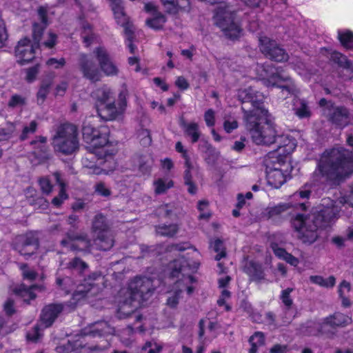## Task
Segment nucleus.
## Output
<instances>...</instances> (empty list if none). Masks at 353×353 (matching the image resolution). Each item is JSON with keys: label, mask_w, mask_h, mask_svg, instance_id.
I'll return each mask as SVG.
<instances>
[{"label": "nucleus", "mask_w": 353, "mask_h": 353, "mask_svg": "<svg viewBox=\"0 0 353 353\" xmlns=\"http://www.w3.org/2000/svg\"><path fill=\"white\" fill-rule=\"evenodd\" d=\"M237 97L242 103L250 102L252 109L244 112V122L252 141L256 145H269L277 144V150L273 152L279 154H290L296 148V142L288 135H278L272 116L263 107L264 96L254 90L251 85L241 88Z\"/></svg>", "instance_id": "nucleus-1"}, {"label": "nucleus", "mask_w": 353, "mask_h": 353, "mask_svg": "<svg viewBox=\"0 0 353 353\" xmlns=\"http://www.w3.org/2000/svg\"><path fill=\"white\" fill-rule=\"evenodd\" d=\"M83 138L87 144L88 150L98 157L97 165L86 164L88 159L83 160L85 167L89 169L90 174H108L116 168V162L112 157L114 149L108 140L109 129L101 125L96 128L90 123L85 124L82 130Z\"/></svg>", "instance_id": "nucleus-2"}, {"label": "nucleus", "mask_w": 353, "mask_h": 353, "mask_svg": "<svg viewBox=\"0 0 353 353\" xmlns=\"http://www.w3.org/2000/svg\"><path fill=\"white\" fill-rule=\"evenodd\" d=\"M197 261H188L183 258L174 260L170 262L165 270L168 276L164 281L165 284H173L170 296L167 299V304L170 307L176 305L181 298V294L185 291L190 295L196 288L197 280L191 275L199 267Z\"/></svg>", "instance_id": "nucleus-3"}, {"label": "nucleus", "mask_w": 353, "mask_h": 353, "mask_svg": "<svg viewBox=\"0 0 353 353\" xmlns=\"http://www.w3.org/2000/svg\"><path fill=\"white\" fill-rule=\"evenodd\" d=\"M332 203L329 199H322L320 205L314 208L307 217L297 214L292 224L298 237L304 243H312L320 235V230L334 221L337 210H330Z\"/></svg>", "instance_id": "nucleus-4"}, {"label": "nucleus", "mask_w": 353, "mask_h": 353, "mask_svg": "<svg viewBox=\"0 0 353 353\" xmlns=\"http://www.w3.org/2000/svg\"><path fill=\"white\" fill-rule=\"evenodd\" d=\"M353 174V154L343 148L325 150L321 155L314 174L322 183L339 180Z\"/></svg>", "instance_id": "nucleus-5"}, {"label": "nucleus", "mask_w": 353, "mask_h": 353, "mask_svg": "<svg viewBox=\"0 0 353 353\" xmlns=\"http://www.w3.org/2000/svg\"><path fill=\"white\" fill-rule=\"evenodd\" d=\"M112 97L113 92L107 86L99 88L93 93L98 114L103 119L114 120L123 114L126 109L127 90H122L115 101H112Z\"/></svg>", "instance_id": "nucleus-6"}, {"label": "nucleus", "mask_w": 353, "mask_h": 353, "mask_svg": "<svg viewBox=\"0 0 353 353\" xmlns=\"http://www.w3.org/2000/svg\"><path fill=\"white\" fill-rule=\"evenodd\" d=\"M160 283L159 279L136 277L130 281L128 288H123L119 292V302L124 306L137 307L135 303L141 304L150 299L157 284Z\"/></svg>", "instance_id": "nucleus-7"}, {"label": "nucleus", "mask_w": 353, "mask_h": 353, "mask_svg": "<svg viewBox=\"0 0 353 353\" xmlns=\"http://www.w3.org/2000/svg\"><path fill=\"white\" fill-rule=\"evenodd\" d=\"M38 15L41 20V24L35 23L33 25L34 41H31L28 38H24L18 42L15 48L17 61L22 65L30 62L34 58L35 50L39 48L43 30L48 24L46 8L41 7L38 10Z\"/></svg>", "instance_id": "nucleus-8"}, {"label": "nucleus", "mask_w": 353, "mask_h": 353, "mask_svg": "<svg viewBox=\"0 0 353 353\" xmlns=\"http://www.w3.org/2000/svg\"><path fill=\"white\" fill-rule=\"evenodd\" d=\"M256 78L261 81L264 85L268 88L279 87L287 97L296 92V87L291 79L283 74L282 70L272 65H256L254 67Z\"/></svg>", "instance_id": "nucleus-9"}, {"label": "nucleus", "mask_w": 353, "mask_h": 353, "mask_svg": "<svg viewBox=\"0 0 353 353\" xmlns=\"http://www.w3.org/2000/svg\"><path fill=\"white\" fill-rule=\"evenodd\" d=\"M288 155L270 152L265 160L267 181L273 188H280L290 175V163L286 161Z\"/></svg>", "instance_id": "nucleus-10"}, {"label": "nucleus", "mask_w": 353, "mask_h": 353, "mask_svg": "<svg viewBox=\"0 0 353 353\" xmlns=\"http://www.w3.org/2000/svg\"><path fill=\"white\" fill-rule=\"evenodd\" d=\"M214 23L225 37L235 39L241 34V28L235 19L234 11L225 2L217 4L213 17Z\"/></svg>", "instance_id": "nucleus-11"}, {"label": "nucleus", "mask_w": 353, "mask_h": 353, "mask_svg": "<svg viewBox=\"0 0 353 353\" xmlns=\"http://www.w3.org/2000/svg\"><path fill=\"white\" fill-rule=\"evenodd\" d=\"M53 144L57 151L66 154L74 152L79 145L76 126L70 123L61 125L54 137Z\"/></svg>", "instance_id": "nucleus-12"}, {"label": "nucleus", "mask_w": 353, "mask_h": 353, "mask_svg": "<svg viewBox=\"0 0 353 353\" xmlns=\"http://www.w3.org/2000/svg\"><path fill=\"white\" fill-rule=\"evenodd\" d=\"M14 249L26 259L32 257H41V251L39 246L37 234L34 232H28L17 236L14 241Z\"/></svg>", "instance_id": "nucleus-13"}, {"label": "nucleus", "mask_w": 353, "mask_h": 353, "mask_svg": "<svg viewBox=\"0 0 353 353\" xmlns=\"http://www.w3.org/2000/svg\"><path fill=\"white\" fill-rule=\"evenodd\" d=\"M92 231L94 236H97L92 241L98 249L107 250L112 247L113 239L108 230L105 218L101 214L95 216Z\"/></svg>", "instance_id": "nucleus-14"}, {"label": "nucleus", "mask_w": 353, "mask_h": 353, "mask_svg": "<svg viewBox=\"0 0 353 353\" xmlns=\"http://www.w3.org/2000/svg\"><path fill=\"white\" fill-rule=\"evenodd\" d=\"M114 14L115 19L118 24L124 28L126 36V45L131 53H134L136 48L132 44V34L134 32L133 26L128 21V19L123 12L121 0H109Z\"/></svg>", "instance_id": "nucleus-15"}, {"label": "nucleus", "mask_w": 353, "mask_h": 353, "mask_svg": "<svg viewBox=\"0 0 353 353\" xmlns=\"http://www.w3.org/2000/svg\"><path fill=\"white\" fill-rule=\"evenodd\" d=\"M352 322L351 316L341 312H335L332 315L325 318L320 325L319 332L328 338L335 334L334 328L345 327Z\"/></svg>", "instance_id": "nucleus-16"}, {"label": "nucleus", "mask_w": 353, "mask_h": 353, "mask_svg": "<svg viewBox=\"0 0 353 353\" xmlns=\"http://www.w3.org/2000/svg\"><path fill=\"white\" fill-rule=\"evenodd\" d=\"M259 43L261 52L270 59L278 62L288 59V54L277 46L275 41H271L266 37H260Z\"/></svg>", "instance_id": "nucleus-17"}, {"label": "nucleus", "mask_w": 353, "mask_h": 353, "mask_svg": "<svg viewBox=\"0 0 353 353\" xmlns=\"http://www.w3.org/2000/svg\"><path fill=\"white\" fill-rule=\"evenodd\" d=\"M79 67L83 77L90 81L96 82L101 79V73L91 56L81 54Z\"/></svg>", "instance_id": "nucleus-18"}, {"label": "nucleus", "mask_w": 353, "mask_h": 353, "mask_svg": "<svg viewBox=\"0 0 353 353\" xmlns=\"http://www.w3.org/2000/svg\"><path fill=\"white\" fill-rule=\"evenodd\" d=\"M319 105L321 107L325 106L328 109V112H325L324 114L330 116L332 121L338 126L343 128L350 123L351 119L345 108H334L332 104L325 99L320 100Z\"/></svg>", "instance_id": "nucleus-19"}, {"label": "nucleus", "mask_w": 353, "mask_h": 353, "mask_svg": "<svg viewBox=\"0 0 353 353\" xmlns=\"http://www.w3.org/2000/svg\"><path fill=\"white\" fill-rule=\"evenodd\" d=\"M100 66L101 70L106 76H116L119 68L110 57L107 50L103 47H99L94 51Z\"/></svg>", "instance_id": "nucleus-20"}, {"label": "nucleus", "mask_w": 353, "mask_h": 353, "mask_svg": "<svg viewBox=\"0 0 353 353\" xmlns=\"http://www.w3.org/2000/svg\"><path fill=\"white\" fill-rule=\"evenodd\" d=\"M61 245L71 250L86 251L92 246L91 240L82 235H74L68 232L61 241Z\"/></svg>", "instance_id": "nucleus-21"}, {"label": "nucleus", "mask_w": 353, "mask_h": 353, "mask_svg": "<svg viewBox=\"0 0 353 353\" xmlns=\"http://www.w3.org/2000/svg\"><path fill=\"white\" fill-rule=\"evenodd\" d=\"M45 290L43 285H32L30 287L21 284L13 290L14 294L21 298L24 302L29 303L36 298L34 291L42 292Z\"/></svg>", "instance_id": "nucleus-22"}, {"label": "nucleus", "mask_w": 353, "mask_h": 353, "mask_svg": "<svg viewBox=\"0 0 353 353\" xmlns=\"http://www.w3.org/2000/svg\"><path fill=\"white\" fill-rule=\"evenodd\" d=\"M145 10L152 14V17L146 20L147 26L154 30L161 28L165 22V19L163 14L157 11L155 5L152 3H145Z\"/></svg>", "instance_id": "nucleus-23"}, {"label": "nucleus", "mask_w": 353, "mask_h": 353, "mask_svg": "<svg viewBox=\"0 0 353 353\" xmlns=\"http://www.w3.org/2000/svg\"><path fill=\"white\" fill-rule=\"evenodd\" d=\"M114 329L110 326L105 321L97 322L91 326L88 331H85L84 335L97 336H108L113 334Z\"/></svg>", "instance_id": "nucleus-24"}, {"label": "nucleus", "mask_w": 353, "mask_h": 353, "mask_svg": "<svg viewBox=\"0 0 353 353\" xmlns=\"http://www.w3.org/2000/svg\"><path fill=\"white\" fill-rule=\"evenodd\" d=\"M166 11L176 14L180 10L189 8V0H161Z\"/></svg>", "instance_id": "nucleus-25"}, {"label": "nucleus", "mask_w": 353, "mask_h": 353, "mask_svg": "<svg viewBox=\"0 0 353 353\" xmlns=\"http://www.w3.org/2000/svg\"><path fill=\"white\" fill-rule=\"evenodd\" d=\"M271 248L278 258L285 261L293 266H296L299 264V261L297 258L287 252L284 248L279 247L275 242H271Z\"/></svg>", "instance_id": "nucleus-26"}, {"label": "nucleus", "mask_w": 353, "mask_h": 353, "mask_svg": "<svg viewBox=\"0 0 353 353\" xmlns=\"http://www.w3.org/2000/svg\"><path fill=\"white\" fill-rule=\"evenodd\" d=\"M290 208H300L302 210L305 209V204L303 203H299L292 204L291 203H279L275 206L268 208L267 210L268 216L272 218L274 216L279 215L281 213L286 211Z\"/></svg>", "instance_id": "nucleus-27"}, {"label": "nucleus", "mask_w": 353, "mask_h": 353, "mask_svg": "<svg viewBox=\"0 0 353 353\" xmlns=\"http://www.w3.org/2000/svg\"><path fill=\"white\" fill-rule=\"evenodd\" d=\"M61 310H41L39 321L45 327L52 325L54 321L60 316Z\"/></svg>", "instance_id": "nucleus-28"}, {"label": "nucleus", "mask_w": 353, "mask_h": 353, "mask_svg": "<svg viewBox=\"0 0 353 353\" xmlns=\"http://www.w3.org/2000/svg\"><path fill=\"white\" fill-rule=\"evenodd\" d=\"M183 130L185 134L191 139L192 143H196L199 141L201 133L198 123L195 122L184 123Z\"/></svg>", "instance_id": "nucleus-29"}, {"label": "nucleus", "mask_w": 353, "mask_h": 353, "mask_svg": "<svg viewBox=\"0 0 353 353\" xmlns=\"http://www.w3.org/2000/svg\"><path fill=\"white\" fill-rule=\"evenodd\" d=\"M244 270L253 279H261L263 277L261 265L252 261L246 263Z\"/></svg>", "instance_id": "nucleus-30"}, {"label": "nucleus", "mask_w": 353, "mask_h": 353, "mask_svg": "<svg viewBox=\"0 0 353 353\" xmlns=\"http://www.w3.org/2000/svg\"><path fill=\"white\" fill-rule=\"evenodd\" d=\"M52 85V80H45L41 82L37 94V102L38 104L41 105L44 103L50 93Z\"/></svg>", "instance_id": "nucleus-31"}, {"label": "nucleus", "mask_w": 353, "mask_h": 353, "mask_svg": "<svg viewBox=\"0 0 353 353\" xmlns=\"http://www.w3.org/2000/svg\"><path fill=\"white\" fill-rule=\"evenodd\" d=\"M338 38L342 46L348 50H353V32L349 30L338 31ZM353 56V54H352Z\"/></svg>", "instance_id": "nucleus-32"}, {"label": "nucleus", "mask_w": 353, "mask_h": 353, "mask_svg": "<svg viewBox=\"0 0 353 353\" xmlns=\"http://www.w3.org/2000/svg\"><path fill=\"white\" fill-rule=\"evenodd\" d=\"M54 176L57 181V183L60 186V191H59V196H56L54 197L53 199H52V204L54 205V206H59L63 202V201L66 200L68 199V195L67 194L65 193V184L64 183L61 181V176L59 175V173H55L54 174Z\"/></svg>", "instance_id": "nucleus-33"}, {"label": "nucleus", "mask_w": 353, "mask_h": 353, "mask_svg": "<svg viewBox=\"0 0 353 353\" xmlns=\"http://www.w3.org/2000/svg\"><path fill=\"white\" fill-rule=\"evenodd\" d=\"M90 290L86 291L82 290L81 289L78 290V291L73 294L72 301H70V305L66 304H54L52 309H65L68 307H74L81 299L87 296Z\"/></svg>", "instance_id": "nucleus-34"}, {"label": "nucleus", "mask_w": 353, "mask_h": 353, "mask_svg": "<svg viewBox=\"0 0 353 353\" xmlns=\"http://www.w3.org/2000/svg\"><path fill=\"white\" fill-rule=\"evenodd\" d=\"M154 192L157 194L165 193L173 186V182L169 179H158L153 183Z\"/></svg>", "instance_id": "nucleus-35"}, {"label": "nucleus", "mask_w": 353, "mask_h": 353, "mask_svg": "<svg viewBox=\"0 0 353 353\" xmlns=\"http://www.w3.org/2000/svg\"><path fill=\"white\" fill-rule=\"evenodd\" d=\"M310 281L314 284H316L323 288H332L336 283V279L334 276H330L327 279L323 278L321 276L314 275L310 276Z\"/></svg>", "instance_id": "nucleus-36"}, {"label": "nucleus", "mask_w": 353, "mask_h": 353, "mask_svg": "<svg viewBox=\"0 0 353 353\" xmlns=\"http://www.w3.org/2000/svg\"><path fill=\"white\" fill-rule=\"evenodd\" d=\"M294 106L295 113L299 117L305 118L310 117V112L309 108L303 100L296 99Z\"/></svg>", "instance_id": "nucleus-37"}, {"label": "nucleus", "mask_w": 353, "mask_h": 353, "mask_svg": "<svg viewBox=\"0 0 353 353\" xmlns=\"http://www.w3.org/2000/svg\"><path fill=\"white\" fill-rule=\"evenodd\" d=\"M250 343L251 344V348L249 350V353H256L259 347L264 345L265 338L262 332H255L250 338Z\"/></svg>", "instance_id": "nucleus-38"}, {"label": "nucleus", "mask_w": 353, "mask_h": 353, "mask_svg": "<svg viewBox=\"0 0 353 353\" xmlns=\"http://www.w3.org/2000/svg\"><path fill=\"white\" fill-rule=\"evenodd\" d=\"M81 37L86 46H90L94 40H97V37L93 33L90 24L83 23L82 25Z\"/></svg>", "instance_id": "nucleus-39"}, {"label": "nucleus", "mask_w": 353, "mask_h": 353, "mask_svg": "<svg viewBox=\"0 0 353 353\" xmlns=\"http://www.w3.org/2000/svg\"><path fill=\"white\" fill-rule=\"evenodd\" d=\"M43 336V331L39 325H34L26 333V339L29 342L38 343Z\"/></svg>", "instance_id": "nucleus-40"}, {"label": "nucleus", "mask_w": 353, "mask_h": 353, "mask_svg": "<svg viewBox=\"0 0 353 353\" xmlns=\"http://www.w3.org/2000/svg\"><path fill=\"white\" fill-rule=\"evenodd\" d=\"M178 227L175 224L170 225H161L156 228V232L158 234L165 236H172L177 232Z\"/></svg>", "instance_id": "nucleus-41"}, {"label": "nucleus", "mask_w": 353, "mask_h": 353, "mask_svg": "<svg viewBox=\"0 0 353 353\" xmlns=\"http://www.w3.org/2000/svg\"><path fill=\"white\" fill-rule=\"evenodd\" d=\"M210 247L213 248L214 252H217L215 256L216 261H220L222 258L225 256V248L221 240L216 239L214 241L211 242Z\"/></svg>", "instance_id": "nucleus-42"}, {"label": "nucleus", "mask_w": 353, "mask_h": 353, "mask_svg": "<svg viewBox=\"0 0 353 353\" xmlns=\"http://www.w3.org/2000/svg\"><path fill=\"white\" fill-rule=\"evenodd\" d=\"M252 318L254 321L256 323H272L274 321V316L272 312H267L265 314V316L262 318L261 315L259 314L258 310H255V312H253L252 314Z\"/></svg>", "instance_id": "nucleus-43"}, {"label": "nucleus", "mask_w": 353, "mask_h": 353, "mask_svg": "<svg viewBox=\"0 0 353 353\" xmlns=\"http://www.w3.org/2000/svg\"><path fill=\"white\" fill-rule=\"evenodd\" d=\"M20 269L21 270L24 279L32 281L36 280L39 276V274L34 270L26 265H21Z\"/></svg>", "instance_id": "nucleus-44"}, {"label": "nucleus", "mask_w": 353, "mask_h": 353, "mask_svg": "<svg viewBox=\"0 0 353 353\" xmlns=\"http://www.w3.org/2000/svg\"><path fill=\"white\" fill-rule=\"evenodd\" d=\"M237 127L238 123L234 117H228L225 118L223 128L226 132L230 133L236 129Z\"/></svg>", "instance_id": "nucleus-45"}, {"label": "nucleus", "mask_w": 353, "mask_h": 353, "mask_svg": "<svg viewBox=\"0 0 353 353\" xmlns=\"http://www.w3.org/2000/svg\"><path fill=\"white\" fill-rule=\"evenodd\" d=\"M191 168L192 166L190 168L186 169L184 179L185 185H188V192L190 194H194L196 192L197 188L191 180V175L190 174Z\"/></svg>", "instance_id": "nucleus-46"}, {"label": "nucleus", "mask_w": 353, "mask_h": 353, "mask_svg": "<svg viewBox=\"0 0 353 353\" xmlns=\"http://www.w3.org/2000/svg\"><path fill=\"white\" fill-rule=\"evenodd\" d=\"M332 59L338 62V63L346 68L351 67V62L347 59V57L339 52H335L332 55Z\"/></svg>", "instance_id": "nucleus-47"}, {"label": "nucleus", "mask_w": 353, "mask_h": 353, "mask_svg": "<svg viewBox=\"0 0 353 353\" xmlns=\"http://www.w3.org/2000/svg\"><path fill=\"white\" fill-rule=\"evenodd\" d=\"M208 202L203 200L198 203V210L200 211V219H208L210 217V214L208 211Z\"/></svg>", "instance_id": "nucleus-48"}, {"label": "nucleus", "mask_w": 353, "mask_h": 353, "mask_svg": "<svg viewBox=\"0 0 353 353\" xmlns=\"http://www.w3.org/2000/svg\"><path fill=\"white\" fill-rule=\"evenodd\" d=\"M37 123L35 121H32L28 125H26L23 128V132L21 134V139H26L29 134H33L37 129Z\"/></svg>", "instance_id": "nucleus-49"}, {"label": "nucleus", "mask_w": 353, "mask_h": 353, "mask_svg": "<svg viewBox=\"0 0 353 353\" xmlns=\"http://www.w3.org/2000/svg\"><path fill=\"white\" fill-rule=\"evenodd\" d=\"M204 120L207 126L211 128L215 124V112L212 110H208L204 114Z\"/></svg>", "instance_id": "nucleus-50"}, {"label": "nucleus", "mask_w": 353, "mask_h": 353, "mask_svg": "<svg viewBox=\"0 0 353 353\" xmlns=\"http://www.w3.org/2000/svg\"><path fill=\"white\" fill-rule=\"evenodd\" d=\"M46 138L40 137L39 138V141H34L32 143V144L34 145L35 146V148L39 150L38 152H37V151L34 152L35 155H38V156H41V154H40V152L44 153V152L46 150Z\"/></svg>", "instance_id": "nucleus-51"}, {"label": "nucleus", "mask_w": 353, "mask_h": 353, "mask_svg": "<svg viewBox=\"0 0 353 353\" xmlns=\"http://www.w3.org/2000/svg\"><path fill=\"white\" fill-rule=\"evenodd\" d=\"M292 290V288H287L282 291L281 299L282 300V302L287 307H290L292 304V300L290 296Z\"/></svg>", "instance_id": "nucleus-52"}, {"label": "nucleus", "mask_w": 353, "mask_h": 353, "mask_svg": "<svg viewBox=\"0 0 353 353\" xmlns=\"http://www.w3.org/2000/svg\"><path fill=\"white\" fill-rule=\"evenodd\" d=\"M175 149L178 152L181 153L183 157L185 159L186 168H190L191 167V163L188 159L187 151L183 148L181 142L179 141L176 143Z\"/></svg>", "instance_id": "nucleus-53"}, {"label": "nucleus", "mask_w": 353, "mask_h": 353, "mask_svg": "<svg viewBox=\"0 0 353 353\" xmlns=\"http://www.w3.org/2000/svg\"><path fill=\"white\" fill-rule=\"evenodd\" d=\"M25 104V99L19 95H13L10 99L8 105L12 108L21 107Z\"/></svg>", "instance_id": "nucleus-54"}, {"label": "nucleus", "mask_w": 353, "mask_h": 353, "mask_svg": "<svg viewBox=\"0 0 353 353\" xmlns=\"http://www.w3.org/2000/svg\"><path fill=\"white\" fill-rule=\"evenodd\" d=\"M65 63V59L63 58H61L59 59H57L54 58H51L48 59L46 62V64L54 69H58L62 68Z\"/></svg>", "instance_id": "nucleus-55"}, {"label": "nucleus", "mask_w": 353, "mask_h": 353, "mask_svg": "<svg viewBox=\"0 0 353 353\" xmlns=\"http://www.w3.org/2000/svg\"><path fill=\"white\" fill-rule=\"evenodd\" d=\"M39 185H40V188H41L42 192L44 194H48L51 192L52 186L48 179L41 178L39 180Z\"/></svg>", "instance_id": "nucleus-56"}, {"label": "nucleus", "mask_w": 353, "mask_h": 353, "mask_svg": "<svg viewBox=\"0 0 353 353\" xmlns=\"http://www.w3.org/2000/svg\"><path fill=\"white\" fill-rule=\"evenodd\" d=\"M293 68L300 76L303 77L305 79L309 78L307 76V70L305 68V64L301 61H297V63L294 65Z\"/></svg>", "instance_id": "nucleus-57"}, {"label": "nucleus", "mask_w": 353, "mask_h": 353, "mask_svg": "<svg viewBox=\"0 0 353 353\" xmlns=\"http://www.w3.org/2000/svg\"><path fill=\"white\" fill-rule=\"evenodd\" d=\"M14 131V126L13 124H10L7 130H0V141L7 140L10 138L12 134Z\"/></svg>", "instance_id": "nucleus-58"}, {"label": "nucleus", "mask_w": 353, "mask_h": 353, "mask_svg": "<svg viewBox=\"0 0 353 353\" xmlns=\"http://www.w3.org/2000/svg\"><path fill=\"white\" fill-rule=\"evenodd\" d=\"M38 72H39V66L38 65L28 68L26 70V79L28 82H32V81H34L36 79V77L38 74Z\"/></svg>", "instance_id": "nucleus-59"}, {"label": "nucleus", "mask_w": 353, "mask_h": 353, "mask_svg": "<svg viewBox=\"0 0 353 353\" xmlns=\"http://www.w3.org/2000/svg\"><path fill=\"white\" fill-rule=\"evenodd\" d=\"M175 85L181 90H185L189 88L190 84L184 77L180 76L176 77Z\"/></svg>", "instance_id": "nucleus-60"}, {"label": "nucleus", "mask_w": 353, "mask_h": 353, "mask_svg": "<svg viewBox=\"0 0 353 353\" xmlns=\"http://www.w3.org/2000/svg\"><path fill=\"white\" fill-rule=\"evenodd\" d=\"M68 86V83L65 81H63L58 83L54 89V94L56 96H63Z\"/></svg>", "instance_id": "nucleus-61"}, {"label": "nucleus", "mask_w": 353, "mask_h": 353, "mask_svg": "<svg viewBox=\"0 0 353 353\" xmlns=\"http://www.w3.org/2000/svg\"><path fill=\"white\" fill-rule=\"evenodd\" d=\"M148 348H150L148 353H159L162 347L157 343H154L150 341L147 342L143 347V350H147Z\"/></svg>", "instance_id": "nucleus-62"}, {"label": "nucleus", "mask_w": 353, "mask_h": 353, "mask_svg": "<svg viewBox=\"0 0 353 353\" xmlns=\"http://www.w3.org/2000/svg\"><path fill=\"white\" fill-rule=\"evenodd\" d=\"M350 283L346 281H342L339 287V293L341 297L345 296V295L350 291Z\"/></svg>", "instance_id": "nucleus-63"}, {"label": "nucleus", "mask_w": 353, "mask_h": 353, "mask_svg": "<svg viewBox=\"0 0 353 353\" xmlns=\"http://www.w3.org/2000/svg\"><path fill=\"white\" fill-rule=\"evenodd\" d=\"M95 191L99 194L104 196H109L110 194V190L103 183H99L96 185Z\"/></svg>", "instance_id": "nucleus-64"}]
</instances>
